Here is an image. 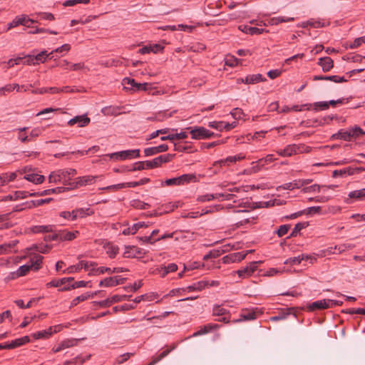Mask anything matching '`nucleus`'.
<instances>
[{
    "instance_id": "9d476101",
    "label": "nucleus",
    "mask_w": 365,
    "mask_h": 365,
    "mask_svg": "<svg viewBox=\"0 0 365 365\" xmlns=\"http://www.w3.org/2000/svg\"><path fill=\"white\" fill-rule=\"evenodd\" d=\"M239 30L245 34L253 35H259L264 32L268 33L267 30L264 29H259L257 27H252L248 25H240L238 27Z\"/></svg>"
},
{
    "instance_id": "8fccbe9b",
    "label": "nucleus",
    "mask_w": 365,
    "mask_h": 365,
    "mask_svg": "<svg viewBox=\"0 0 365 365\" xmlns=\"http://www.w3.org/2000/svg\"><path fill=\"white\" fill-rule=\"evenodd\" d=\"M236 272L241 278H246L252 275V269H249L248 265L240 269H238Z\"/></svg>"
},
{
    "instance_id": "4c0bfd02",
    "label": "nucleus",
    "mask_w": 365,
    "mask_h": 365,
    "mask_svg": "<svg viewBox=\"0 0 365 365\" xmlns=\"http://www.w3.org/2000/svg\"><path fill=\"white\" fill-rule=\"evenodd\" d=\"M178 178L180 185H184L185 183L196 180V176L194 174H184Z\"/></svg>"
},
{
    "instance_id": "7ed1b4c3",
    "label": "nucleus",
    "mask_w": 365,
    "mask_h": 365,
    "mask_svg": "<svg viewBox=\"0 0 365 365\" xmlns=\"http://www.w3.org/2000/svg\"><path fill=\"white\" fill-rule=\"evenodd\" d=\"M122 84L125 90H132L133 91H147L148 83H138L133 78H124Z\"/></svg>"
},
{
    "instance_id": "79ce46f5",
    "label": "nucleus",
    "mask_w": 365,
    "mask_h": 365,
    "mask_svg": "<svg viewBox=\"0 0 365 365\" xmlns=\"http://www.w3.org/2000/svg\"><path fill=\"white\" fill-rule=\"evenodd\" d=\"M47 55H48V53H47V51L46 50L44 51H42L41 53L36 54V55H34V59H35V61H36V64H38L40 63H44L46 58H49L51 57L50 56H47Z\"/></svg>"
},
{
    "instance_id": "5701e85b",
    "label": "nucleus",
    "mask_w": 365,
    "mask_h": 365,
    "mask_svg": "<svg viewBox=\"0 0 365 365\" xmlns=\"http://www.w3.org/2000/svg\"><path fill=\"white\" fill-rule=\"evenodd\" d=\"M108 156L110 159H115L117 160H124L126 159H131L130 153H129V150L110 153L108 155Z\"/></svg>"
},
{
    "instance_id": "13d9d810",
    "label": "nucleus",
    "mask_w": 365,
    "mask_h": 365,
    "mask_svg": "<svg viewBox=\"0 0 365 365\" xmlns=\"http://www.w3.org/2000/svg\"><path fill=\"white\" fill-rule=\"evenodd\" d=\"M36 15L41 20L53 21L55 19L53 14L51 13L39 12Z\"/></svg>"
},
{
    "instance_id": "cd10ccee",
    "label": "nucleus",
    "mask_w": 365,
    "mask_h": 365,
    "mask_svg": "<svg viewBox=\"0 0 365 365\" xmlns=\"http://www.w3.org/2000/svg\"><path fill=\"white\" fill-rule=\"evenodd\" d=\"M207 284H208V282H207V281H199V282L193 283L192 284L187 287L185 289V290H187L188 292L201 291L206 286H207Z\"/></svg>"
},
{
    "instance_id": "a19ab883",
    "label": "nucleus",
    "mask_w": 365,
    "mask_h": 365,
    "mask_svg": "<svg viewBox=\"0 0 365 365\" xmlns=\"http://www.w3.org/2000/svg\"><path fill=\"white\" fill-rule=\"evenodd\" d=\"M174 157H175L174 154L168 153L165 155H160V156L157 157L156 159H157L158 163L160 167L162 165V164L171 161Z\"/></svg>"
},
{
    "instance_id": "f704fd0d",
    "label": "nucleus",
    "mask_w": 365,
    "mask_h": 365,
    "mask_svg": "<svg viewBox=\"0 0 365 365\" xmlns=\"http://www.w3.org/2000/svg\"><path fill=\"white\" fill-rule=\"evenodd\" d=\"M43 259V257L42 256L39 255H36L32 259H31L30 265H32V268H34V270L37 271L41 267Z\"/></svg>"
},
{
    "instance_id": "c03bdc74",
    "label": "nucleus",
    "mask_w": 365,
    "mask_h": 365,
    "mask_svg": "<svg viewBox=\"0 0 365 365\" xmlns=\"http://www.w3.org/2000/svg\"><path fill=\"white\" fill-rule=\"evenodd\" d=\"M89 298V292H86L80 296H78L71 301L70 307H73L76 306L80 302H83Z\"/></svg>"
},
{
    "instance_id": "4d7b16f0",
    "label": "nucleus",
    "mask_w": 365,
    "mask_h": 365,
    "mask_svg": "<svg viewBox=\"0 0 365 365\" xmlns=\"http://www.w3.org/2000/svg\"><path fill=\"white\" fill-rule=\"evenodd\" d=\"M143 286V282L140 280L138 282H135L133 285L125 286L123 289L128 292H136Z\"/></svg>"
},
{
    "instance_id": "6ab92c4d",
    "label": "nucleus",
    "mask_w": 365,
    "mask_h": 365,
    "mask_svg": "<svg viewBox=\"0 0 365 365\" xmlns=\"http://www.w3.org/2000/svg\"><path fill=\"white\" fill-rule=\"evenodd\" d=\"M176 348L175 344H173L170 349H167L163 351L159 355L153 356L151 359L150 362H149L147 365H155L160 361H161L163 358L169 354V353Z\"/></svg>"
},
{
    "instance_id": "e433bc0d",
    "label": "nucleus",
    "mask_w": 365,
    "mask_h": 365,
    "mask_svg": "<svg viewBox=\"0 0 365 365\" xmlns=\"http://www.w3.org/2000/svg\"><path fill=\"white\" fill-rule=\"evenodd\" d=\"M294 20V18L293 17H284V16H278V17H273L270 19V24L272 25H278L280 23L284 22H290L293 21Z\"/></svg>"
},
{
    "instance_id": "052dcab7",
    "label": "nucleus",
    "mask_w": 365,
    "mask_h": 365,
    "mask_svg": "<svg viewBox=\"0 0 365 365\" xmlns=\"http://www.w3.org/2000/svg\"><path fill=\"white\" fill-rule=\"evenodd\" d=\"M86 359H82L80 356H76V358L73 359L72 360L66 361H65L63 365H78L82 364L85 362Z\"/></svg>"
},
{
    "instance_id": "6e6d98bb",
    "label": "nucleus",
    "mask_w": 365,
    "mask_h": 365,
    "mask_svg": "<svg viewBox=\"0 0 365 365\" xmlns=\"http://www.w3.org/2000/svg\"><path fill=\"white\" fill-rule=\"evenodd\" d=\"M220 255H221V252L220 250H213L210 251L205 255H204L203 259L208 260L209 259H212V258L215 259V258H217L218 257H220Z\"/></svg>"
},
{
    "instance_id": "e2e57ef3",
    "label": "nucleus",
    "mask_w": 365,
    "mask_h": 365,
    "mask_svg": "<svg viewBox=\"0 0 365 365\" xmlns=\"http://www.w3.org/2000/svg\"><path fill=\"white\" fill-rule=\"evenodd\" d=\"M320 187H321L320 185H319L317 184H314V185H310L309 187H304L302 191L304 193L315 192H319L320 191Z\"/></svg>"
},
{
    "instance_id": "412c9836",
    "label": "nucleus",
    "mask_w": 365,
    "mask_h": 365,
    "mask_svg": "<svg viewBox=\"0 0 365 365\" xmlns=\"http://www.w3.org/2000/svg\"><path fill=\"white\" fill-rule=\"evenodd\" d=\"M266 78H264L261 74H253L248 75L245 78V83L246 84H254L258 82L265 81Z\"/></svg>"
},
{
    "instance_id": "0eeeda50",
    "label": "nucleus",
    "mask_w": 365,
    "mask_h": 365,
    "mask_svg": "<svg viewBox=\"0 0 365 365\" xmlns=\"http://www.w3.org/2000/svg\"><path fill=\"white\" fill-rule=\"evenodd\" d=\"M98 178L93 175H85L83 177H78L74 179L73 186L74 187H79L87 185H91L94 182L95 179Z\"/></svg>"
},
{
    "instance_id": "5fc2aeb1",
    "label": "nucleus",
    "mask_w": 365,
    "mask_h": 365,
    "mask_svg": "<svg viewBox=\"0 0 365 365\" xmlns=\"http://www.w3.org/2000/svg\"><path fill=\"white\" fill-rule=\"evenodd\" d=\"M217 195L206 194V195L198 196L197 198V201L203 202L210 201L212 200L217 199Z\"/></svg>"
},
{
    "instance_id": "dca6fc26",
    "label": "nucleus",
    "mask_w": 365,
    "mask_h": 365,
    "mask_svg": "<svg viewBox=\"0 0 365 365\" xmlns=\"http://www.w3.org/2000/svg\"><path fill=\"white\" fill-rule=\"evenodd\" d=\"M317 63L322 67L324 72H328L334 67V61L329 56L319 58Z\"/></svg>"
},
{
    "instance_id": "f03ea898",
    "label": "nucleus",
    "mask_w": 365,
    "mask_h": 365,
    "mask_svg": "<svg viewBox=\"0 0 365 365\" xmlns=\"http://www.w3.org/2000/svg\"><path fill=\"white\" fill-rule=\"evenodd\" d=\"M38 23L37 20L31 19L25 14L16 16L13 21L8 24L7 30L16 27L19 25L31 27V24Z\"/></svg>"
},
{
    "instance_id": "6e6552de",
    "label": "nucleus",
    "mask_w": 365,
    "mask_h": 365,
    "mask_svg": "<svg viewBox=\"0 0 365 365\" xmlns=\"http://www.w3.org/2000/svg\"><path fill=\"white\" fill-rule=\"evenodd\" d=\"M91 122L90 118L86 115H76L68 121V125H73L78 124V127H85L88 125Z\"/></svg>"
},
{
    "instance_id": "ddd939ff",
    "label": "nucleus",
    "mask_w": 365,
    "mask_h": 365,
    "mask_svg": "<svg viewBox=\"0 0 365 365\" xmlns=\"http://www.w3.org/2000/svg\"><path fill=\"white\" fill-rule=\"evenodd\" d=\"M60 329L58 330L54 329L53 330V327H50L48 329L46 330L38 331L34 334H32V336L35 339H48L53 333H56L57 331H59Z\"/></svg>"
},
{
    "instance_id": "9b49d317",
    "label": "nucleus",
    "mask_w": 365,
    "mask_h": 365,
    "mask_svg": "<svg viewBox=\"0 0 365 365\" xmlns=\"http://www.w3.org/2000/svg\"><path fill=\"white\" fill-rule=\"evenodd\" d=\"M55 225H34L30 227V232L34 234L53 232H55Z\"/></svg>"
},
{
    "instance_id": "f3484780",
    "label": "nucleus",
    "mask_w": 365,
    "mask_h": 365,
    "mask_svg": "<svg viewBox=\"0 0 365 365\" xmlns=\"http://www.w3.org/2000/svg\"><path fill=\"white\" fill-rule=\"evenodd\" d=\"M330 307L328 299H322L312 302L309 305L308 309L310 312H313L317 309H325Z\"/></svg>"
},
{
    "instance_id": "393cba45",
    "label": "nucleus",
    "mask_w": 365,
    "mask_h": 365,
    "mask_svg": "<svg viewBox=\"0 0 365 365\" xmlns=\"http://www.w3.org/2000/svg\"><path fill=\"white\" fill-rule=\"evenodd\" d=\"M353 170H355V169H353L352 167H347L341 170H335L332 173V177L337 178L346 175H353Z\"/></svg>"
},
{
    "instance_id": "f8f14e48",
    "label": "nucleus",
    "mask_w": 365,
    "mask_h": 365,
    "mask_svg": "<svg viewBox=\"0 0 365 365\" xmlns=\"http://www.w3.org/2000/svg\"><path fill=\"white\" fill-rule=\"evenodd\" d=\"M168 150V145L166 144H161L156 147L147 148L144 150L145 156H151L160 153L165 152Z\"/></svg>"
},
{
    "instance_id": "2eb2a0df",
    "label": "nucleus",
    "mask_w": 365,
    "mask_h": 365,
    "mask_svg": "<svg viewBox=\"0 0 365 365\" xmlns=\"http://www.w3.org/2000/svg\"><path fill=\"white\" fill-rule=\"evenodd\" d=\"M66 190H68V188H66V187H58L52 189L43 190L41 192L30 193V196H44L53 193H61L65 192Z\"/></svg>"
},
{
    "instance_id": "20e7f679",
    "label": "nucleus",
    "mask_w": 365,
    "mask_h": 365,
    "mask_svg": "<svg viewBox=\"0 0 365 365\" xmlns=\"http://www.w3.org/2000/svg\"><path fill=\"white\" fill-rule=\"evenodd\" d=\"M97 265V264L94 262H88V261H81L78 265H72L70 266L68 268H67L66 270L63 271V273L71 274L75 272H79L83 268L86 270H89L93 272H96L95 267Z\"/></svg>"
},
{
    "instance_id": "7c9ffc66",
    "label": "nucleus",
    "mask_w": 365,
    "mask_h": 365,
    "mask_svg": "<svg viewBox=\"0 0 365 365\" xmlns=\"http://www.w3.org/2000/svg\"><path fill=\"white\" fill-rule=\"evenodd\" d=\"M30 341L29 336H24L21 338L16 339L15 340L10 342V347L11 349H15L16 347L21 346L26 343H29Z\"/></svg>"
},
{
    "instance_id": "72a5a7b5",
    "label": "nucleus",
    "mask_w": 365,
    "mask_h": 365,
    "mask_svg": "<svg viewBox=\"0 0 365 365\" xmlns=\"http://www.w3.org/2000/svg\"><path fill=\"white\" fill-rule=\"evenodd\" d=\"M240 317L243 320H253L256 319V312L254 309H242Z\"/></svg>"
},
{
    "instance_id": "09e8293b",
    "label": "nucleus",
    "mask_w": 365,
    "mask_h": 365,
    "mask_svg": "<svg viewBox=\"0 0 365 365\" xmlns=\"http://www.w3.org/2000/svg\"><path fill=\"white\" fill-rule=\"evenodd\" d=\"M27 197V194L26 192L16 191L14 195H9L5 197V200H17L19 198H25Z\"/></svg>"
},
{
    "instance_id": "0e129e2a",
    "label": "nucleus",
    "mask_w": 365,
    "mask_h": 365,
    "mask_svg": "<svg viewBox=\"0 0 365 365\" xmlns=\"http://www.w3.org/2000/svg\"><path fill=\"white\" fill-rule=\"evenodd\" d=\"M362 43H365V36L356 38L354 42L349 45V48L354 49L360 46Z\"/></svg>"
},
{
    "instance_id": "de8ad7c7",
    "label": "nucleus",
    "mask_w": 365,
    "mask_h": 365,
    "mask_svg": "<svg viewBox=\"0 0 365 365\" xmlns=\"http://www.w3.org/2000/svg\"><path fill=\"white\" fill-rule=\"evenodd\" d=\"M146 169V163L145 161H138L135 163L133 165V167L128 170L129 172H133L137 170H143Z\"/></svg>"
},
{
    "instance_id": "ea45409f",
    "label": "nucleus",
    "mask_w": 365,
    "mask_h": 365,
    "mask_svg": "<svg viewBox=\"0 0 365 365\" xmlns=\"http://www.w3.org/2000/svg\"><path fill=\"white\" fill-rule=\"evenodd\" d=\"M100 287H112L116 286L114 277L103 279L99 282Z\"/></svg>"
},
{
    "instance_id": "3c124183",
    "label": "nucleus",
    "mask_w": 365,
    "mask_h": 365,
    "mask_svg": "<svg viewBox=\"0 0 365 365\" xmlns=\"http://www.w3.org/2000/svg\"><path fill=\"white\" fill-rule=\"evenodd\" d=\"M163 272L162 273V277H165L167 274L170 272H174L178 270V265L175 263H170L168 266L164 267Z\"/></svg>"
},
{
    "instance_id": "680f3d73",
    "label": "nucleus",
    "mask_w": 365,
    "mask_h": 365,
    "mask_svg": "<svg viewBox=\"0 0 365 365\" xmlns=\"http://www.w3.org/2000/svg\"><path fill=\"white\" fill-rule=\"evenodd\" d=\"M239 61V59L234 57L233 56H230L225 58V65L230 67H234L238 64Z\"/></svg>"
},
{
    "instance_id": "b1692460",
    "label": "nucleus",
    "mask_w": 365,
    "mask_h": 365,
    "mask_svg": "<svg viewBox=\"0 0 365 365\" xmlns=\"http://www.w3.org/2000/svg\"><path fill=\"white\" fill-rule=\"evenodd\" d=\"M309 225V222H302L297 223L290 235L287 237V238L289 239L292 237H297L302 230L307 227Z\"/></svg>"
},
{
    "instance_id": "c85d7f7f",
    "label": "nucleus",
    "mask_w": 365,
    "mask_h": 365,
    "mask_svg": "<svg viewBox=\"0 0 365 365\" xmlns=\"http://www.w3.org/2000/svg\"><path fill=\"white\" fill-rule=\"evenodd\" d=\"M88 283V282H85V281H78L71 284H68V285L64 286L62 288L58 289V291L63 292V291H68V290H71V289H76V288H79V287H84L87 286Z\"/></svg>"
},
{
    "instance_id": "2f4dec72",
    "label": "nucleus",
    "mask_w": 365,
    "mask_h": 365,
    "mask_svg": "<svg viewBox=\"0 0 365 365\" xmlns=\"http://www.w3.org/2000/svg\"><path fill=\"white\" fill-rule=\"evenodd\" d=\"M187 138V134L185 132H180L179 133L175 134H170L165 136H162L160 138L161 140H180V139H185Z\"/></svg>"
},
{
    "instance_id": "603ef678",
    "label": "nucleus",
    "mask_w": 365,
    "mask_h": 365,
    "mask_svg": "<svg viewBox=\"0 0 365 365\" xmlns=\"http://www.w3.org/2000/svg\"><path fill=\"white\" fill-rule=\"evenodd\" d=\"M327 101H319L313 103V109L316 111L328 109Z\"/></svg>"
},
{
    "instance_id": "bf43d9fd",
    "label": "nucleus",
    "mask_w": 365,
    "mask_h": 365,
    "mask_svg": "<svg viewBox=\"0 0 365 365\" xmlns=\"http://www.w3.org/2000/svg\"><path fill=\"white\" fill-rule=\"evenodd\" d=\"M65 280L66 279L63 278L60 279H54L51 280L50 282H48L46 284V287H58L61 285L66 284Z\"/></svg>"
},
{
    "instance_id": "39448f33",
    "label": "nucleus",
    "mask_w": 365,
    "mask_h": 365,
    "mask_svg": "<svg viewBox=\"0 0 365 365\" xmlns=\"http://www.w3.org/2000/svg\"><path fill=\"white\" fill-rule=\"evenodd\" d=\"M304 146L305 145L304 144L289 145L285 148L278 150L277 153L279 154V155L283 156V157L291 156L293 154H296L297 153H302L303 150L304 148Z\"/></svg>"
},
{
    "instance_id": "4468645a",
    "label": "nucleus",
    "mask_w": 365,
    "mask_h": 365,
    "mask_svg": "<svg viewBox=\"0 0 365 365\" xmlns=\"http://www.w3.org/2000/svg\"><path fill=\"white\" fill-rule=\"evenodd\" d=\"M331 139H340L346 141H350L353 138L351 128L346 129H340L336 133H334L331 137Z\"/></svg>"
},
{
    "instance_id": "a878e982",
    "label": "nucleus",
    "mask_w": 365,
    "mask_h": 365,
    "mask_svg": "<svg viewBox=\"0 0 365 365\" xmlns=\"http://www.w3.org/2000/svg\"><path fill=\"white\" fill-rule=\"evenodd\" d=\"M11 212L0 215V230L8 229L13 227V224L9 222V215Z\"/></svg>"
},
{
    "instance_id": "aec40b11",
    "label": "nucleus",
    "mask_w": 365,
    "mask_h": 365,
    "mask_svg": "<svg viewBox=\"0 0 365 365\" xmlns=\"http://www.w3.org/2000/svg\"><path fill=\"white\" fill-rule=\"evenodd\" d=\"M127 271H128V269L123 267H115L113 269H110V267H100L96 268V273L100 274H103L106 272L108 273H120Z\"/></svg>"
},
{
    "instance_id": "37998d69",
    "label": "nucleus",
    "mask_w": 365,
    "mask_h": 365,
    "mask_svg": "<svg viewBox=\"0 0 365 365\" xmlns=\"http://www.w3.org/2000/svg\"><path fill=\"white\" fill-rule=\"evenodd\" d=\"M212 314L214 316H218V317L226 316V315H230V312L227 309L222 307L221 306H215L213 308Z\"/></svg>"
},
{
    "instance_id": "c756f323",
    "label": "nucleus",
    "mask_w": 365,
    "mask_h": 365,
    "mask_svg": "<svg viewBox=\"0 0 365 365\" xmlns=\"http://www.w3.org/2000/svg\"><path fill=\"white\" fill-rule=\"evenodd\" d=\"M24 178L26 180H27L28 181H30V182H34L36 184H41L42 183L45 178H44V176L43 175H38V174H35V173H30V174H26L25 176H24Z\"/></svg>"
},
{
    "instance_id": "4be33fe9",
    "label": "nucleus",
    "mask_w": 365,
    "mask_h": 365,
    "mask_svg": "<svg viewBox=\"0 0 365 365\" xmlns=\"http://www.w3.org/2000/svg\"><path fill=\"white\" fill-rule=\"evenodd\" d=\"M147 225L144 222H139L138 223L133 224L131 227H129L126 229H124L123 231V234L125 235H134L137 232V231L143 227H146Z\"/></svg>"
},
{
    "instance_id": "c9c22d12",
    "label": "nucleus",
    "mask_w": 365,
    "mask_h": 365,
    "mask_svg": "<svg viewBox=\"0 0 365 365\" xmlns=\"http://www.w3.org/2000/svg\"><path fill=\"white\" fill-rule=\"evenodd\" d=\"M348 196L350 198L361 200L365 197V188L351 191L349 193Z\"/></svg>"
},
{
    "instance_id": "bb28decb",
    "label": "nucleus",
    "mask_w": 365,
    "mask_h": 365,
    "mask_svg": "<svg viewBox=\"0 0 365 365\" xmlns=\"http://www.w3.org/2000/svg\"><path fill=\"white\" fill-rule=\"evenodd\" d=\"M32 268V265L30 264H24L20 266L16 272L12 273V278H16L22 276H25Z\"/></svg>"
},
{
    "instance_id": "864d4df0",
    "label": "nucleus",
    "mask_w": 365,
    "mask_h": 365,
    "mask_svg": "<svg viewBox=\"0 0 365 365\" xmlns=\"http://www.w3.org/2000/svg\"><path fill=\"white\" fill-rule=\"evenodd\" d=\"M351 133L353 138H359L360 135H365V133H364V130L359 126L357 125L351 128Z\"/></svg>"
},
{
    "instance_id": "a18cd8bd",
    "label": "nucleus",
    "mask_w": 365,
    "mask_h": 365,
    "mask_svg": "<svg viewBox=\"0 0 365 365\" xmlns=\"http://www.w3.org/2000/svg\"><path fill=\"white\" fill-rule=\"evenodd\" d=\"M131 206L140 210H145L150 207L148 203L144 202L140 200H133L131 202Z\"/></svg>"
},
{
    "instance_id": "423d86ee",
    "label": "nucleus",
    "mask_w": 365,
    "mask_h": 365,
    "mask_svg": "<svg viewBox=\"0 0 365 365\" xmlns=\"http://www.w3.org/2000/svg\"><path fill=\"white\" fill-rule=\"evenodd\" d=\"M125 252H123V257L125 258H141L144 256V252L142 249L136 246H125Z\"/></svg>"
},
{
    "instance_id": "774afa93",
    "label": "nucleus",
    "mask_w": 365,
    "mask_h": 365,
    "mask_svg": "<svg viewBox=\"0 0 365 365\" xmlns=\"http://www.w3.org/2000/svg\"><path fill=\"white\" fill-rule=\"evenodd\" d=\"M304 260V257H300V255L297 257H290L287 259L284 264H299L301 263V262Z\"/></svg>"
},
{
    "instance_id": "338daca9",
    "label": "nucleus",
    "mask_w": 365,
    "mask_h": 365,
    "mask_svg": "<svg viewBox=\"0 0 365 365\" xmlns=\"http://www.w3.org/2000/svg\"><path fill=\"white\" fill-rule=\"evenodd\" d=\"M290 225H282L279 226V229L277 231V234L279 237H281L286 235L288 230L290 229Z\"/></svg>"
},
{
    "instance_id": "49530a36",
    "label": "nucleus",
    "mask_w": 365,
    "mask_h": 365,
    "mask_svg": "<svg viewBox=\"0 0 365 365\" xmlns=\"http://www.w3.org/2000/svg\"><path fill=\"white\" fill-rule=\"evenodd\" d=\"M71 49V46L68 43H65L63 45H62L61 46L57 48L56 49L52 51L51 53H48V55H47V56H50V59H52L54 58L53 56V53H62L63 51L65 52H68V51H70Z\"/></svg>"
},
{
    "instance_id": "58836bf2",
    "label": "nucleus",
    "mask_w": 365,
    "mask_h": 365,
    "mask_svg": "<svg viewBox=\"0 0 365 365\" xmlns=\"http://www.w3.org/2000/svg\"><path fill=\"white\" fill-rule=\"evenodd\" d=\"M257 217H240V220L237 221L236 220H234V225L236 226V227H240L244 225L249 224L251 222L252 220H254L257 219Z\"/></svg>"
},
{
    "instance_id": "a211bd4d",
    "label": "nucleus",
    "mask_w": 365,
    "mask_h": 365,
    "mask_svg": "<svg viewBox=\"0 0 365 365\" xmlns=\"http://www.w3.org/2000/svg\"><path fill=\"white\" fill-rule=\"evenodd\" d=\"M313 80L314 81H321V80L331 81L334 83H343V82L347 81V80L344 76H314Z\"/></svg>"
},
{
    "instance_id": "473e14b6",
    "label": "nucleus",
    "mask_w": 365,
    "mask_h": 365,
    "mask_svg": "<svg viewBox=\"0 0 365 365\" xmlns=\"http://www.w3.org/2000/svg\"><path fill=\"white\" fill-rule=\"evenodd\" d=\"M16 178L15 173H4L0 175V186H3L5 184L14 180Z\"/></svg>"
},
{
    "instance_id": "1a4fd4ad",
    "label": "nucleus",
    "mask_w": 365,
    "mask_h": 365,
    "mask_svg": "<svg viewBox=\"0 0 365 365\" xmlns=\"http://www.w3.org/2000/svg\"><path fill=\"white\" fill-rule=\"evenodd\" d=\"M58 235V240L59 241H71L74 240L77 235L79 234L78 231L69 232L66 230H61L56 231Z\"/></svg>"
},
{
    "instance_id": "f257e3e1",
    "label": "nucleus",
    "mask_w": 365,
    "mask_h": 365,
    "mask_svg": "<svg viewBox=\"0 0 365 365\" xmlns=\"http://www.w3.org/2000/svg\"><path fill=\"white\" fill-rule=\"evenodd\" d=\"M190 129L191 138L195 140L208 139L219 135L202 126H195L194 128H190Z\"/></svg>"
},
{
    "instance_id": "69168bd1",
    "label": "nucleus",
    "mask_w": 365,
    "mask_h": 365,
    "mask_svg": "<svg viewBox=\"0 0 365 365\" xmlns=\"http://www.w3.org/2000/svg\"><path fill=\"white\" fill-rule=\"evenodd\" d=\"M119 248L117 246L110 245L107 249V254L110 258H114L118 253Z\"/></svg>"
}]
</instances>
